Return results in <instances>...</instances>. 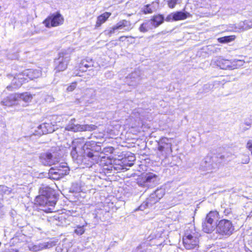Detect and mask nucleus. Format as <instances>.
<instances>
[{
  "label": "nucleus",
  "mask_w": 252,
  "mask_h": 252,
  "mask_svg": "<svg viewBox=\"0 0 252 252\" xmlns=\"http://www.w3.org/2000/svg\"><path fill=\"white\" fill-rule=\"evenodd\" d=\"M10 87H10V86H7V88L8 89H9V88H10Z\"/></svg>",
  "instance_id": "bf43d9fd"
},
{
  "label": "nucleus",
  "mask_w": 252,
  "mask_h": 252,
  "mask_svg": "<svg viewBox=\"0 0 252 252\" xmlns=\"http://www.w3.org/2000/svg\"><path fill=\"white\" fill-rule=\"evenodd\" d=\"M165 21L167 22H170L172 21H175V17L174 12H172L169 14L165 18Z\"/></svg>",
  "instance_id": "a18cd8bd"
},
{
  "label": "nucleus",
  "mask_w": 252,
  "mask_h": 252,
  "mask_svg": "<svg viewBox=\"0 0 252 252\" xmlns=\"http://www.w3.org/2000/svg\"><path fill=\"white\" fill-rule=\"evenodd\" d=\"M216 60H214L212 61V63H211V64H213V63H214V61H215Z\"/></svg>",
  "instance_id": "13d9d810"
},
{
  "label": "nucleus",
  "mask_w": 252,
  "mask_h": 252,
  "mask_svg": "<svg viewBox=\"0 0 252 252\" xmlns=\"http://www.w3.org/2000/svg\"><path fill=\"white\" fill-rule=\"evenodd\" d=\"M3 199L1 195H0V208L3 205Z\"/></svg>",
  "instance_id": "603ef678"
},
{
  "label": "nucleus",
  "mask_w": 252,
  "mask_h": 252,
  "mask_svg": "<svg viewBox=\"0 0 252 252\" xmlns=\"http://www.w3.org/2000/svg\"><path fill=\"white\" fill-rule=\"evenodd\" d=\"M235 36L234 35L225 36L218 38V41L221 43H228L234 40Z\"/></svg>",
  "instance_id": "f704fd0d"
},
{
  "label": "nucleus",
  "mask_w": 252,
  "mask_h": 252,
  "mask_svg": "<svg viewBox=\"0 0 252 252\" xmlns=\"http://www.w3.org/2000/svg\"><path fill=\"white\" fill-rule=\"evenodd\" d=\"M175 21L183 20L191 16V14L185 11H177L174 12Z\"/></svg>",
  "instance_id": "bb28decb"
},
{
  "label": "nucleus",
  "mask_w": 252,
  "mask_h": 252,
  "mask_svg": "<svg viewBox=\"0 0 252 252\" xmlns=\"http://www.w3.org/2000/svg\"><path fill=\"white\" fill-rule=\"evenodd\" d=\"M132 252H145V250L142 245H140Z\"/></svg>",
  "instance_id": "8fccbe9b"
},
{
  "label": "nucleus",
  "mask_w": 252,
  "mask_h": 252,
  "mask_svg": "<svg viewBox=\"0 0 252 252\" xmlns=\"http://www.w3.org/2000/svg\"><path fill=\"white\" fill-rule=\"evenodd\" d=\"M75 119H72L66 126L65 129L73 132H79L85 131H93L97 128L94 125H79L75 124Z\"/></svg>",
  "instance_id": "423d86ee"
},
{
  "label": "nucleus",
  "mask_w": 252,
  "mask_h": 252,
  "mask_svg": "<svg viewBox=\"0 0 252 252\" xmlns=\"http://www.w3.org/2000/svg\"><path fill=\"white\" fill-rule=\"evenodd\" d=\"M76 87V82H74L72 83L69 86L66 88V91L68 92L73 91Z\"/></svg>",
  "instance_id": "c03bdc74"
},
{
  "label": "nucleus",
  "mask_w": 252,
  "mask_h": 252,
  "mask_svg": "<svg viewBox=\"0 0 252 252\" xmlns=\"http://www.w3.org/2000/svg\"><path fill=\"white\" fill-rule=\"evenodd\" d=\"M57 169L51 168L49 170V175H67L69 173V168L67 166L66 163H63V164L60 165L56 167Z\"/></svg>",
  "instance_id": "f8f14e48"
},
{
  "label": "nucleus",
  "mask_w": 252,
  "mask_h": 252,
  "mask_svg": "<svg viewBox=\"0 0 252 252\" xmlns=\"http://www.w3.org/2000/svg\"><path fill=\"white\" fill-rule=\"evenodd\" d=\"M241 162L243 164H247L250 161L249 157L247 155H243Z\"/></svg>",
  "instance_id": "37998d69"
},
{
  "label": "nucleus",
  "mask_w": 252,
  "mask_h": 252,
  "mask_svg": "<svg viewBox=\"0 0 252 252\" xmlns=\"http://www.w3.org/2000/svg\"><path fill=\"white\" fill-rule=\"evenodd\" d=\"M69 244L64 243L61 244H60L56 249L57 252H68V251Z\"/></svg>",
  "instance_id": "c9c22d12"
},
{
  "label": "nucleus",
  "mask_w": 252,
  "mask_h": 252,
  "mask_svg": "<svg viewBox=\"0 0 252 252\" xmlns=\"http://www.w3.org/2000/svg\"><path fill=\"white\" fill-rule=\"evenodd\" d=\"M159 179L158 175L153 173H147L137 179L138 185L147 189L156 186L159 182Z\"/></svg>",
  "instance_id": "f03ea898"
},
{
  "label": "nucleus",
  "mask_w": 252,
  "mask_h": 252,
  "mask_svg": "<svg viewBox=\"0 0 252 252\" xmlns=\"http://www.w3.org/2000/svg\"><path fill=\"white\" fill-rule=\"evenodd\" d=\"M181 2V0H168L167 1V4L170 8L175 7L176 4H180Z\"/></svg>",
  "instance_id": "ea45409f"
},
{
  "label": "nucleus",
  "mask_w": 252,
  "mask_h": 252,
  "mask_svg": "<svg viewBox=\"0 0 252 252\" xmlns=\"http://www.w3.org/2000/svg\"><path fill=\"white\" fill-rule=\"evenodd\" d=\"M86 143L84 138L75 139L72 141V146L77 147L78 150L83 151V146Z\"/></svg>",
  "instance_id": "c85d7f7f"
},
{
  "label": "nucleus",
  "mask_w": 252,
  "mask_h": 252,
  "mask_svg": "<svg viewBox=\"0 0 252 252\" xmlns=\"http://www.w3.org/2000/svg\"><path fill=\"white\" fill-rule=\"evenodd\" d=\"M249 128H245L244 129L245 130H246V129H248Z\"/></svg>",
  "instance_id": "052dcab7"
},
{
  "label": "nucleus",
  "mask_w": 252,
  "mask_h": 252,
  "mask_svg": "<svg viewBox=\"0 0 252 252\" xmlns=\"http://www.w3.org/2000/svg\"><path fill=\"white\" fill-rule=\"evenodd\" d=\"M240 29L247 30L252 28V21L246 20L239 24Z\"/></svg>",
  "instance_id": "473e14b6"
},
{
  "label": "nucleus",
  "mask_w": 252,
  "mask_h": 252,
  "mask_svg": "<svg viewBox=\"0 0 252 252\" xmlns=\"http://www.w3.org/2000/svg\"><path fill=\"white\" fill-rule=\"evenodd\" d=\"M93 66H94V62L90 58L83 60L79 64L80 70L82 71H86L89 68Z\"/></svg>",
  "instance_id": "393cba45"
},
{
  "label": "nucleus",
  "mask_w": 252,
  "mask_h": 252,
  "mask_svg": "<svg viewBox=\"0 0 252 252\" xmlns=\"http://www.w3.org/2000/svg\"><path fill=\"white\" fill-rule=\"evenodd\" d=\"M126 38H127V36H122L120 37L119 40L121 41H124Z\"/></svg>",
  "instance_id": "864d4df0"
},
{
  "label": "nucleus",
  "mask_w": 252,
  "mask_h": 252,
  "mask_svg": "<svg viewBox=\"0 0 252 252\" xmlns=\"http://www.w3.org/2000/svg\"><path fill=\"white\" fill-rule=\"evenodd\" d=\"M49 190H50L49 188H45V192H44V190L43 189V192H42V196H39L37 199H40L41 198L44 197V196H46V197H47V196L49 195L48 192L49 191Z\"/></svg>",
  "instance_id": "de8ad7c7"
},
{
  "label": "nucleus",
  "mask_w": 252,
  "mask_h": 252,
  "mask_svg": "<svg viewBox=\"0 0 252 252\" xmlns=\"http://www.w3.org/2000/svg\"><path fill=\"white\" fill-rule=\"evenodd\" d=\"M244 63L243 60H234L232 61V64L233 66V69L242 66Z\"/></svg>",
  "instance_id": "58836bf2"
},
{
  "label": "nucleus",
  "mask_w": 252,
  "mask_h": 252,
  "mask_svg": "<svg viewBox=\"0 0 252 252\" xmlns=\"http://www.w3.org/2000/svg\"><path fill=\"white\" fill-rule=\"evenodd\" d=\"M164 20V16L162 15L158 14L153 16L149 21L153 28H157L161 25L163 22Z\"/></svg>",
  "instance_id": "b1692460"
},
{
  "label": "nucleus",
  "mask_w": 252,
  "mask_h": 252,
  "mask_svg": "<svg viewBox=\"0 0 252 252\" xmlns=\"http://www.w3.org/2000/svg\"><path fill=\"white\" fill-rule=\"evenodd\" d=\"M159 200L157 198L156 196L152 197V193L150 194L149 197L147 198L145 201L143 202V203L136 210L143 211L146 208L152 207L154 204L158 202Z\"/></svg>",
  "instance_id": "f3484780"
},
{
  "label": "nucleus",
  "mask_w": 252,
  "mask_h": 252,
  "mask_svg": "<svg viewBox=\"0 0 252 252\" xmlns=\"http://www.w3.org/2000/svg\"><path fill=\"white\" fill-rule=\"evenodd\" d=\"M64 21L63 17L59 12H56L49 15L44 21L43 24L47 28L55 27L61 25Z\"/></svg>",
  "instance_id": "0eeeda50"
},
{
  "label": "nucleus",
  "mask_w": 252,
  "mask_h": 252,
  "mask_svg": "<svg viewBox=\"0 0 252 252\" xmlns=\"http://www.w3.org/2000/svg\"><path fill=\"white\" fill-rule=\"evenodd\" d=\"M140 80V73L137 71L132 72L126 77V83L129 86H136Z\"/></svg>",
  "instance_id": "412c9836"
},
{
  "label": "nucleus",
  "mask_w": 252,
  "mask_h": 252,
  "mask_svg": "<svg viewBox=\"0 0 252 252\" xmlns=\"http://www.w3.org/2000/svg\"><path fill=\"white\" fill-rule=\"evenodd\" d=\"M17 94H12L4 98L1 101L2 105L11 106L19 104Z\"/></svg>",
  "instance_id": "dca6fc26"
},
{
  "label": "nucleus",
  "mask_w": 252,
  "mask_h": 252,
  "mask_svg": "<svg viewBox=\"0 0 252 252\" xmlns=\"http://www.w3.org/2000/svg\"><path fill=\"white\" fill-rule=\"evenodd\" d=\"M112 166H111L110 168H106L107 169H108V170H112Z\"/></svg>",
  "instance_id": "4d7b16f0"
},
{
  "label": "nucleus",
  "mask_w": 252,
  "mask_h": 252,
  "mask_svg": "<svg viewBox=\"0 0 252 252\" xmlns=\"http://www.w3.org/2000/svg\"><path fill=\"white\" fill-rule=\"evenodd\" d=\"M37 129L36 132L37 133V134L39 135L52 133L55 130L54 126L48 123H43L39 125Z\"/></svg>",
  "instance_id": "aec40b11"
},
{
  "label": "nucleus",
  "mask_w": 252,
  "mask_h": 252,
  "mask_svg": "<svg viewBox=\"0 0 252 252\" xmlns=\"http://www.w3.org/2000/svg\"><path fill=\"white\" fill-rule=\"evenodd\" d=\"M234 230V227L231 221L226 219H222L219 221L216 226L217 233L222 236L231 235Z\"/></svg>",
  "instance_id": "20e7f679"
},
{
  "label": "nucleus",
  "mask_w": 252,
  "mask_h": 252,
  "mask_svg": "<svg viewBox=\"0 0 252 252\" xmlns=\"http://www.w3.org/2000/svg\"><path fill=\"white\" fill-rule=\"evenodd\" d=\"M165 194V189L163 188L157 189L155 191L152 193V197L156 196L160 200Z\"/></svg>",
  "instance_id": "2f4dec72"
},
{
  "label": "nucleus",
  "mask_w": 252,
  "mask_h": 252,
  "mask_svg": "<svg viewBox=\"0 0 252 252\" xmlns=\"http://www.w3.org/2000/svg\"><path fill=\"white\" fill-rule=\"evenodd\" d=\"M219 217V213L217 211H211L206 216L205 220L202 222V230L207 233H211L216 228L215 222Z\"/></svg>",
  "instance_id": "7ed1b4c3"
},
{
  "label": "nucleus",
  "mask_w": 252,
  "mask_h": 252,
  "mask_svg": "<svg viewBox=\"0 0 252 252\" xmlns=\"http://www.w3.org/2000/svg\"><path fill=\"white\" fill-rule=\"evenodd\" d=\"M110 16V13L108 12H105L99 16L97 18L96 26L97 27L100 26L102 23H104L106 21Z\"/></svg>",
  "instance_id": "c756f323"
},
{
  "label": "nucleus",
  "mask_w": 252,
  "mask_h": 252,
  "mask_svg": "<svg viewBox=\"0 0 252 252\" xmlns=\"http://www.w3.org/2000/svg\"><path fill=\"white\" fill-rule=\"evenodd\" d=\"M245 124L248 126H250L251 125V123H249V122H245Z\"/></svg>",
  "instance_id": "6e6d98bb"
},
{
  "label": "nucleus",
  "mask_w": 252,
  "mask_h": 252,
  "mask_svg": "<svg viewBox=\"0 0 252 252\" xmlns=\"http://www.w3.org/2000/svg\"><path fill=\"white\" fill-rule=\"evenodd\" d=\"M25 70L23 72L16 74L12 81V83L15 86V87H20L23 83L28 82L29 78L25 74Z\"/></svg>",
  "instance_id": "4468645a"
},
{
  "label": "nucleus",
  "mask_w": 252,
  "mask_h": 252,
  "mask_svg": "<svg viewBox=\"0 0 252 252\" xmlns=\"http://www.w3.org/2000/svg\"><path fill=\"white\" fill-rule=\"evenodd\" d=\"M85 232L84 226L78 225L74 230V233L78 235H81L83 234Z\"/></svg>",
  "instance_id": "a19ab883"
},
{
  "label": "nucleus",
  "mask_w": 252,
  "mask_h": 252,
  "mask_svg": "<svg viewBox=\"0 0 252 252\" xmlns=\"http://www.w3.org/2000/svg\"><path fill=\"white\" fill-rule=\"evenodd\" d=\"M115 26L116 28H117L118 31L122 32L128 31L132 29L130 22L126 20L120 21Z\"/></svg>",
  "instance_id": "5701e85b"
},
{
  "label": "nucleus",
  "mask_w": 252,
  "mask_h": 252,
  "mask_svg": "<svg viewBox=\"0 0 252 252\" xmlns=\"http://www.w3.org/2000/svg\"><path fill=\"white\" fill-rule=\"evenodd\" d=\"M230 213V211L229 209H225L224 211V213L225 214V215H227L228 214H229V213Z\"/></svg>",
  "instance_id": "5fc2aeb1"
},
{
  "label": "nucleus",
  "mask_w": 252,
  "mask_h": 252,
  "mask_svg": "<svg viewBox=\"0 0 252 252\" xmlns=\"http://www.w3.org/2000/svg\"><path fill=\"white\" fill-rule=\"evenodd\" d=\"M214 64L222 69H233L232 61L219 58L214 61Z\"/></svg>",
  "instance_id": "2eb2a0df"
},
{
  "label": "nucleus",
  "mask_w": 252,
  "mask_h": 252,
  "mask_svg": "<svg viewBox=\"0 0 252 252\" xmlns=\"http://www.w3.org/2000/svg\"><path fill=\"white\" fill-rule=\"evenodd\" d=\"M56 243L52 241H49L47 242H43L37 244H35L29 247L30 251L33 252H37L44 249L50 248L55 246Z\"/></svg>",
  "instance_id": "9b49d317"
},
{
  "label": "nucleus",
  "mask_w": 252,
  "mask_h": 252,
  "mask_svg": "<svg viewBox=\"0 0 252 252\" xmlns=\"http://www.w3.org/2000/svg\"><path fill=\"white\" fill-rule=\"evenodd\" d=\"M116 31H118L117 28H116V26H114L113 28L109 30H107L105 31V33L106 35H108L109 36H111L112 34L114 33Z\"/></svg>",
  "instance_id": "79ce46f5"
},
{
  "label": "nucleus",
  "mask_w": 252,
  "mask_h": 252,
  "mask_svg": "<svg viewBox=\"0 0 252 252\" xmlns=\"http://www.w3.org/2000/svg\"><path fill=\"white\" fill-rule=\"evenodd\" d=\"M159 200L157 198L156 196L152 197V193L150 194L149 197L147 198L145 201L143 202V203L136 210L143 211L146 208L152 207L154 204L158 202Z\"/></svg>",
  "instance_id": "6ab92c4d"
},
{
  "label": "nucleus",
  "mask_w": 252,
  "mask_h": 252,
  "mask_svg": "<svg viewBox=\"0 0 252 252\" xmlns=\"http://www.w3.org/2000/svg\"><path fill=\"white\" fill-rule=\"evenodd\" d=\"M183 243L186 249L190 250L198 246L199 240L195 233H186L183 238Z\"/></svg>",
  "instance_id": "6e6552de"
},
{
  "label": "nucleus",
  "mask_w": 252,
  "mask_h": 252,
  "mask_svg": "<svg viewBox=\"0 0 252 252\" xmlns=\"http://www.w3.org/2000/svg\"><path fill=\"white\" fill-rule=\"evenodd\" d=\"M170 140L166 138H162L158 145V150L160 152H164L166 154L172 152L171 144Z\"/></svg>",
  "instance_id": "ddd939ff"
},
{
  "label": "nucleus",
  "mask_w": 252,
  "mask_h": 252,
  "mask_svg": "<svg viewBox=\"0 0 252 252\" xmlns=\"http://www.w3.org/2000/svg\"><path fill=\"white\" fill-rule=\"evenodd\" d=\"M154 3L152 4H147L144 8L143 11L145 14H149L152 13L156 9V8L154 6Z\"/></svg>",
  "instance_id": "e433bc0d"
},
{
  "label": "nucleus",
  "mask_w": 252,
  "mask_h": 252,
  "mask_svg": "<svg viewBox=\"0 0 252 252\" xmlns=\"http://www.w3.org/2000/svg\"><path fill=\"white\" fill-rule=\"evenodd\" d=\"M18 102L23 101L26 102L31 101L32 99V96L28 93H25L23 94H17Z\"/></svg>",
  "instance_id": "cd10ccee"
},
{
  "label": "nucleus",
  "mask_w": 252,
  "mask_h": 252,
  "mask_svg": "<svg viewBox=\"0 0 252 252\" xmlns=\"http://www.w3.org/2000/svg\"><path fill=\"white\" fill-rule=\"evenodd\" d=\"M216 158V157H211L207 156L204 158V162L205 163V165L204 166L207 169L215 168L217 164L216 163H215Z\"/></svg>",
  "instance_id": "a878e982"
},
{
  "label": "nucleus",
  "mask_w": 252,
  "mask_h": 252,
  "mask_svg": "<svg viewBox=\"0 0 252 252\" xmlns=\"http://www.w3.org/2000/svg\"><path fill=\"white\" fill-rule=\"evenodd\" d=\"M75 119H72L66 126L65 129L73 132H79L85 131H93L97 128L94 125H79L75 124Z\"/></svg>",
  "instance_id": "39448f33"
},
{
  "label": "nucleus",
  "mask_w": 252,
  "mask_h": 252,
  "mask_svg": "<svg viewBox=\"0 0 252 252\" xmlns=\"http://www.w3.org/2000/svg\"><path fill=\"white\" fill-rule=\"evenodd\" d=\"M25 74L30 80H32L40 77L42 75L41 71L39 68L38 69H28L25 70Z\"/></svg>",
  "instance_id": "4be33fe9"
},
{
  "label": "nucleus",
  "mask_w": 252,
  "mask_h": 252,
  "mask_svg": "<svg viewBox=\"0 0 252 252\" xmlns=\"http://www.w3.org/2000/svg\"><path fill=\"white\" fill-rule=\"evenodd\" d=\"M159 200L157 198L156 196L152 197V193L150 194L149 197L147 198L145 201L143 202V203L136 210L143 211L146 208L152 207L154 204L158 202Z\"/></svg>",
  "instance_id": "a211bd4d"
},
{
  "label": "nucleus",
  "mask_w": 252,
  "mask_h": 252,
  "mask_svg": "<svg viewBox=\"0 0 252 252\" xmlns=\"http://www.w3.org/2000/svg\"><path fill=\"white\" fill-rule=\"evenodd\" d=\"M153 27L149 21L143 23L139 27V31L142 32H145L152 29Z\"/></svg>",
  "instance_id": "7c9ffc66"
},
{
  "label": "nucleus",
  "mask_w": 252,
  "mask_h": 252,
  "mask_svg": "<svg viewBox=\"0 0 252 252\" xmlns=\"http://www.w3.org/2000/svg\"><path fill=\"white\" fill-rule=\"evenodd\" d=\"M11 192V189L5 186H0V195L3 198L4 194H9Z\"/></svg>",
  "instance_id": "4c0bfd02"
},
{
  "label": "nucleus",
  "mask_w": 252,
  "mask_h": 252,
  "mask_svg": "<svg viewBox=\"0 0 252 252\" xmlns=\"http://www.w3.org/2000/svg\"><path fill=\"white\" fill-rule=\"evenodd\" d=\"M121 162L123 164V165H122V168H126V167L128 166L127 164L128 161L125 158L122 159V161H121Z\"/></svg>",
  "instance_id": "3c124183"
},
{
  "label": "nucleus",
  "mask_w": 252,
  "mask_h": 252,
  "mask_svg": "<svg viewBox=\"0 0 252 252\" xmlns=\"http://www.w3.org/2000/svg\"><path fill=\"white\" fill-rule=\"evenodd\" d=\"M72 188L74 191L79 192L82 190L81 187L78 183H74L72 185Z\"/></svg>",
  "instance_id": "49530a36"
},
{
  "label": "nucleus",
  "mask_w": 252,
  "mask_h": 252,
  "mask_svg": "<svg viewBox=\"0 0 252 252\" xmlns=\"http://www.w3.org/2000/svg\"><path fill=\"white\" fill-rule=\"evenodd\" d=\"M39 160L44 165L51 166L58 162V158L50 153H45L40 154Z\"/></svg>",
  "instance_id": "9d476101"
},
{
  "label": "nucleus",
  "mask_w": 252,
  "mask_h": 252,
  "mask_svg": "<svg viewBox=\"0 0 252 252\" xmlns=\"http://www.w3.org/2000/svg\"><path fill=\"white\" fill-rule=\"evenodd\" d=\"M59 58L55 60V70L56 72L63 71L66 67L67 64L70 60V56L68 54L63 52L59 54Z\"/></svg>",
  "instance_id": "1a4fd4ad"
},
{
  "label": "nucleus",
  "mask_w": 252,
  "mask_h": 252,
  "mask_svg": "<svg viewBox=\"0 0 252 252\" xmlns=\"http://www.w3.org/2000/svg\"><path fill=\"white\" fill-rule=\"evenodd\" d=\"M125 158L127 159L128 162L127 164H128V167H131L133 165V162L135 160V157L131 153H126L125 156Z\"/></svg>",
  "instance_id": "72a5a7b5"
},
{
  "label": "nucleus",
  "mask_w": 252,
  "mask_h": 252,
  "mask_svg": "<svg viewBox=\"0 0 252 252\" xmlns=\"http://www.w3.org/2000/svg\"><path fill=\"white\" fill-rule=\"evenodd\" d=\"M100 150V146L97 145L95 142L91 141L87 142L83 146V151L78 150L77 147L72 146L70 155L73 160L78 163H83L91 166L99 161Z\"/></svg>",
  "instance_id": "f257e3e1"
},
{
  "label": "nucleus",
  "mask_w": 252,
  "mask_h": 252,
  "mask_svg": "<svg viewBox=\"0 0 252 252\" xmlns=\"http://www.w3.org/2000/svg\"><path fill=\"white\" fill-rule=\"evenodd\" d=\"M46 205L48 206H54L56 204V201L54 200H48L46 198V202H45Z\"/></svg>",
  "instance_id": "09e8293b"
}]
</instances>
